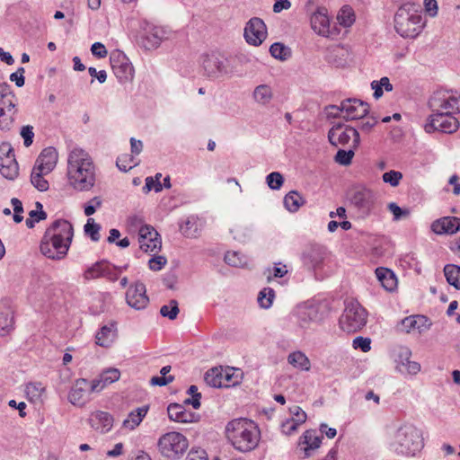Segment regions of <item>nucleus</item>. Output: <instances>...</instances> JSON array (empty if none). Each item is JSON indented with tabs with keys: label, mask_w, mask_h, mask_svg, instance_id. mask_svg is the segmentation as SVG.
Returning a JSON list of instances; mask_svg holds the SVG:
<instances>
[{
	"label": "nucleus",
	"mask_w": 460,
	"mask_h": 460,
	"mask_svg": "<svg viewBox=\"0 0 460 460\" xmlns=\"http://www.w3.org/2000/svg\"><path fill=\"white\" fill-rule=\"evenodd\" d=\"M74 228L66 219H57L46 229L40 244V252L48 259L63 260L69 250Z\"/></svg>",
	"instance_id": "1"
},
{
	"label": "nucleus",
	"mask_w": 460,
	"mask_h": 460,
	"mask_svg": "<svg viewBox=\"0 0 460 460\" xmlns=\"http://www.w3.org/2000/svg\"><path fill=\"white\" fill-rule=\"evenodd\" d=\"M423 447L422 430L411 422L399 424L390 434L388 448L397 456L414 457Z\"/></svg>",
	"instance_id": "2"
},
{
	"label": "nucleus",
	"mask_w": 460,
	"mask_h": 460,
	"mask_svg": "<svg viewBox=\"0 0 460 460\" xmlns=\"http://www.w3.org/2000/svg\"><path fill=\"white\" fill-rule=\"evenodd\" d=\"M70 184L80 191L91 190L95 183V166L90 155L81 148L73 149L67 159Z\"/></svg>",
	"instance_id": "3"
},
{
	"label": "nucleus",
	"mask_w": 460,
	"mask_h": 460,
	"mask_svg": "<svg viewBox=\"0 0 460 460\" xmlns=\"http://www.w3.org/2000/svg\"><path fill=\"white\" fill-rule=\"evenodd\" d=\"M227 439L241 452H250L259 444L261 432L256 424L248 419H235L226 427Z\"/></svg>",
	"instance_id": "4"
},
{
	"label": "nucleus",
	"mask_w": 460,
	"mask_h": 460,
	"mask_svg": "<svg viewBox=\"0 0 460 460\" xmlns=\"http://www.w3.org/2000/svg\"><path fill=\"white\" fill-rule=\"evenodd\" d=\"M422 17L413 4L401 6L394 15V29L402 38H415L422 31Z\"/></svg>",
	"instance_id": "5"
},
{
	"label": "nucleus",
	"mask_w": 460,
	"mask_h": 460,
	"mask_svg": "<svg viewBox=\"0 0 460 460\" xmlns=\"http://www.w3.org/2000/svg\"><path fill=\"white\" fill-rule=\"evenodd\" d=\"M188 447L187 438L176 431L164 434L157 442L160 454L169 459H179L186 452Z\"/></svg>",
	"instance_id": "6"
},
{
	"label": "nucleus",
	"mask_w": 460,
	"mask_h": 460,
	"mask_svg": "<svg viewBox=\"0 0 460 460\" xmlns=\"http://www.w3.org/2000/svg\"><path fill=\"white\" fill-rule=\"evenodd\" d=\"M367 317V311L358 301H348L340 318L341 328L347 332H356L366 325Z\"/></svg>",
	"instance_id": "7"
},
{
	"label": "nucleus",
	"mask_w": 460,
	"mask_h": 460,
	"mask_svg": "<svg viewBox=\"0 0 460 460\" xmlns=\"http://www.w3.org/2000/svg\"><path fill=\"white\" fill-rule=\"evenodd\" d=\"M328 140L335 147L338 146H346L351 141L349 146L358 148L360 144V136L358 131L353 127L338 122L333 124L329 129Z\"/></svg>",
	"instance_id": "8"
},
{
	"label": "nucleus",
	"mask_w": 460,
	"mask_h": 460,
	"mask_svg": "<svg viewBox=\"0 0 460 460\" xmlns=\"http://www.w3.org/2000/svg\"><path fill=\"white\" fill-rule=\"evenodd\" d=\"M350 204L362 217H367L374 208L376 197L374 192L362 185L352 187L348 192Z\"/></svg>",
	"instance_id": "9"
},
{
	"label": "nucleus",
	"mask_w": 460,
	"mask_h": 460,
	"mask_svg": "<svg viewBox=\"0 0 460 460\" xmlns=\"http://www.w3.org/2000/svg\"><path fill=\"white\" fill-rule=\"evenodd\" d=\"M428 104L431 111L455 114L460 112V95L437 91L430 96Z\"/></svg>",
	"instance_id": "10"
},
{
	"label": "nucleus",
	"mask_w": 460,
	"mask_h": 460,
	"mask_svg": "<svg viewBox=\"0 0 460 460\" xmlns=\"http://www.w3.org/2000/svg\"><path fill=\"white\" fill-rule=\"evenodd\" d=\"M459 128V121L454 116L447 112L431 111L429 117V123L425 126L427 132L440 131L442 133L452 134Z\"/></svg>",
	"instance_id": "11"
},
{
	"label": "nucleus",
	"mask_w": 460,
	"mask_h": 460,
	"mask_svg": "<svg viewBox=\"0 0 460 460\" xmlns=\"http://www.w3.org/2000/svg\"><path fill=\"white\" fill-rule=\"evenodd\" d=\"M330 110L337 111H344L346 113L343 118L346 120L359 119L367 116L369 112V105L358 99H347L341 102L340 106L330 105Z\"/></svg>",
	"instance_id": "12"
},
{
	"label": "nucleus",
	"mask_w": 460,
	"mask_h": 460,
	"mask_svg": "<svg viewBox=\"0 0 460 460\" xmlns=\"http://www.w3.org/2000/svg\"><path fill=\"white\" fill-rule=\"evenodd\" d=\"M202 67L209 77L218 78L229 73L228 60L217 54L202 56Z\"/></svg>",
	"instance_id": "13"
},
{
	"label": "nucleus",
	"mask_w": 460,
	"mask_h": 460,
	"mask_svg": "<svg viewBox=\"0 0 460 460\" xmlns=\"http://www.w3.org/2000/svg\"><path fill=\"white\" fill-rule=\"evenodd\" d=\"M138 242L140 249L145 252H158L162 246V240L158 232L150 225H144L138 230Z\"/></svg>",
	"instance_id": "14"
},
{
	"label": "nucleus",
	"mask_w": 460,
	"mask_h": 460,
	"mask_svg": "<svg viewBox=\"0 0 460 460\" xmlns=\"http://www.w3.org/2000/svg\"><path fill=\"white\" fill-rule=\"evenodd\" d=\"M246 41L253 46H260L267 38V28L262 19L251 18L244 28L243 32Z\"/></svg>",
	"instance_id": "15"
},
{
	"label": "nucleus",
	"mask_w": 460,
	"mask_h": 460,
	"mask_svg": "<svg viewBox=\"0 0 460 460\" xmlns=\"http://www.w3.org/2000/svg\"><path fill=\"white\" fill-rule=\"evenodd\" d=\"M90 394L88 380L85 378H78L73 384L67 398L73 405L83 407L88 402Z\"/></svg>",
	"instance_id": "16"
},
{
	"label": "nucleus",
	"mask_w": 460,
	"mask_h": 460,
	"mask_svg": "<svg viewBox=\"0 0 460 460\" xmlns=\"http://www.w3.org/2000/svg\"><path fill=\"white\" fill-rule=\"evenodd\" d=\"M127 304L136 309L141 310L146 308L149 302V298L146 296V286L142 282H136L130 286L126 293Z\"/></svg>",
	"instance_id": "17"
},
{
	"label": "nucleus",
	"mask_w": 460,
	"mask_h": 460,
	"mask_svg": "<svg viewBox=\"0 0 460 460\" xmlns=\"http://www.w3.org/2000/svg\"><path fill=\"white\" fill-rule=\"evenodd\" d=\"M111 64L114 75L124 83L129 81L134 76V67L124 54L119 53L117 57H111Z\"/></svg>",
	"instance_id": "18"
},
{
	"label": "nucleus",
	"mask_w": 460,
	"mask_h": 460,
	"mask_svg": "<svg viewBox=\"0 0 460 460\" xmlns=\"http://www.w3.org/2000/svg\"><path fill=\"white\" fill-rule=\"evenodd\" d=\"M187 404L170 403L167 407L168 417L171 420L180 423L198 422L200 415L197 412L186 410Z\"/></svg>",
	"instance_id": "19"
},
{
	"label": "nucleus",
	"mask_w": 460,
	"mask_h": 460,
	"mask_svg": "<svg viewBox=\"0 0 460 460\" xmlns=\"http://www.w3.org/2000/svg\"><path fill=\"white\" fill-rule=\"evenodd\" d=\"M311 27L317 34L329 37L330 35V20L325 7H318L311 15Z\"/></svg>",
	"instance_id": "20"
},
{
	"label": "nucleus",
	"mask_w": 460,
	"mask_h": 460,
	"mask_svg": "<svg viewBox=\"0 0 460 460\" xmlns=\"http://www.w3.org/2000/svg\"><path fill=\"white\" fill-rule=\"evenodd\" d=\"M325 255V250L321 245H311L307 247L302 255L304 265L308 270H316L321 267Z\"/></svg>",
	"instance_id": "21"
},
{
	"label": "nucleus",
	"mask_w": 460,
	"mask_h": 460,
	"mask_svg": "<svg viewBox=\"0 0 460 460\" xmlns=\"http://www.w3.org/2000/svg\"><path fill=\"white\" fill-rule=\"evenodd\" d=\"M431 229L438 234H453L460 231V218L456 217H445L435 220L431 225Z\"/></svg>",
	"instance_id": "22"
},
{
	"label": "nucleus",
	"mask_w": 460,
	"mask_h": 460,
	"mask_svg": "<svg viewBox=\"0 0 460 460\" xmlns=\"http://www.w3.org/2000/svg\"><path fill=\"white\" fill-rule=\"evenodd\" d=\"M89 423L95 430L106 433L113 426V418L109 412L97 411L91 414Z\"/></svg>",
	"instance_id": "23"
},
{
	"label": "nucleus",
	"mask_w": 460,
	"mask_h": 460,
	"mask_svg": "<svg viewBox=\"0 0 460 460\" xmlns=\"http://www.w3.org/2000/svg\"><path fill=\"white\" fill-rule=\"evenodd\" d=\"M322 443V438L316 435L315 430H306L299 439V446L305 453V458L311 456V451L318 448Z\"/></svg>",
	"instance_id": "24"
},
{
	"label": "nucleus",
	"mask_w": 460,
	"mask_h": 460,
	"mask_svg": "<svg viewBox=\"0 0 460 460\" xmlns=\"http://www.w3.org/2000/svg\"><path fill=\"white\" fill-rule=\"evenodd\" d=\"M165 31L161 27L151 28L142 39V45L146 49H156L166 38Z\"/></svg>",
	"instance_id": "25"
},
{
	"label": "nucleus",
	"mask_w": 460,
	"mask_h": 460,
	"mask_svg": "<svg viewBox=\"0 0 460 460\" xmlns=\"http://www.w3.org/2000/svg\"><path fill=\"white\" fill-rule=\"evenodd\" d=\"M58 160V153L56 148L49 146L43 149L37 160L39 164L37 166L45 169V172H49L53 170Z\"/></svg>",
	"instance_id": "26"
},
{
	"label": "nucleus",
	"mask_w": 460,
	"mask_h": 460,
	"mask_svg": "<svg viewBox=\"0 0 460 460\" xmlns=\"http://www.w3.org/2000/svg\"><path fill=\"white\" fill-rule=\"evenodd\" d=\"M13 312L10 306L4 305L0 308V335L5 336L13 330Z\"/></svg>",
	"instance_id": "27"
},
{
	"label": "nucleus",
	"mask_w": 460,
	"mask_h": 460,
	"mask_svg": "<svg viewBox=\"0 0 460 460\" xmlns=\"http://www.w3.org/2000/svg\"><path fill=\"white\" fill-rule=\"evenodd\" d=\"M0 173L8 180H14L19 174V166L15 157L0 159Z\"/></svg>",
	"instance_id": "28"
},
{
	"label": "nucleus",
	"mask_w": 460,
	"mask_h": 460,
	"mask_svg": "<svg viewBox=\"0 0 460 460\" xmlns=\"http://www.w3.org/2000/svg\"><path fill=\"white\" fill-rule=\"evenodd\" d=\"M116 337V329L113 324L110 326L104 325L101 328V330L96 333V344L108 348L114 341Z\"/></svg>",
	"instance_id": "29"
},
{
	"label": "nucleus",
	"mask_w": 460,
	"mask_h": 460,
	"mask_svg": "<svg viewBox=\"0 0 460 460\" xmlns=\"http://www.w3.org/2000/svg\"><path fill=\"white\" fill-rule=\"evenodd\" d=\"M419 322H421L423 325L427 322H429L428 318L423 315H411L405 317L402 320L400 323V328L402 331L410 332L411 331L418 330L419 332H422L421 326L419 324Z\"/></svg>",
	"instance_id": "30"
},
{
	"label": "nucleus",
	"mask_w": 460,
	"mask_h": 460,
	"mask_svg": "<svg viewBox=\"0 0 460 460\" xmlns=\"http://www.w3.org/2000/svg\"><path fill=\"white\" fill-rule=\"evenodd\" d=\"M376 275L378 281L386 290H393L396 285V278L394 272L387 268H377L376 270Z\"/></svg>",
	"instance_id": "31"
},
{
	"label": "nucleus",
	"mask_w": 460,
	"mask_h": 460,
	"mask_svg": "<svg viewBox=\"0 0 460 460\" xmlns=\"http://www.w3.org/2000/svg\"><path fill=\"white\" fill-rule=\"evenodd\" d=\"M148 407L146 406H143L137 408L135 411H132L131 412H129L128 418L124 420L123 427L129 429H134L141 423L143 418L146 415Z\"/></svg>",
	"instance_id": "32"
},
{
	"label": "nucleus",
	"mask_w": 460,
	"mask_h": 460,
	"mask_svg": "<svg viewBox=\"0 0 460 460\" xmlns=\"http://www.w3.org/2000/svg\"><path fill=\"white\" fill-rule=\"evenodd\" d=\"M305 202V199L296 190L289 191L284 197V206L289 212H296Z\"/></svg>",
	"instance_id": "33"
},
{
	"label": "nucleus",
	"mask_w": 460,
	"mask_h": 460,
	"mask_svg": "<svg viewBox=\"0 0 460 460\" xmlns=\"http://www.w3.org/2000/svg\"><path fill=\"white\" fill-rule=\"evenodd\" d=\"M288 361L290 365L302 370L308 371L311 367V363L306 355L300 351H294L288 357Z\"/></svg>",
	"instance_id": "34"
},
{
	"label": "nucleus",
	"mask_w": 460,
	"mask_h": 460,
	"mask_svg": "<svg viewBox=\"0 0 460 460\" xmlns=\"http://www.w3.org/2000/svg\"><path fill=\"white\" fill-rule=\"evenodd\" d=\"M45 169L34 166L31 174V184L40 191H46L49 189V182L43 178V174H47Z\"/></svg>",
	"instance_id": "35"
},
{
	"label": "nucleus",
	"mask_w": 460,
	"mask_h": 460,
	"mask_svg": "<svg viewBox=\"0 0 460 460\" xmlns=\"http://www.w3.org/2000/svg\"><path fill=\"white\" fill-rule=\"evenodd\" d=\"M444 274L447 283L460 290V266L447 264L444 267Z\"/></svg>",
	"instance_id": "36"
},
{
	"label": "nucleus",
	"mask_w": 460,
	"mask_h": 460,
	"mask_svg": "<svg viewBox=\"0 0 460 460\" xmlns=\"http://www.w3.org/2000/svg\"><path fill=\"white\" fill-rule=\"evenodd\" d=\"M273 97L271 88L267 84H260L253 91V98L261 105L268 104Z\"/></svg>",
	"instance_id": "37"
},
{
	"label": "nucleus",
	"mask_w": 460,
	"mask_h": 460,
	"mask_svg": "<svg viewBox=\"0 0 460 460\" xmlns=\"http://www.w3.org/2000/svg\"><path fill=\"white\" fill-rule=\"evenodd\" d=\"M222 376V367H214L206 372L204 380L208 385L220 388L226 385Z\"/></svg>",
	"instance_id": "38"
},
{
	"label": "nucleus",
	"mask_w": 460,
	"mask_h": 460,
	"mask_svg": "<svg viewBox=\"0 0 460 460\" xmlns=\"http://www.w3.org/2000/svg\"><path fill=\"white\" fill-rule=\"evenodd\" d=\"M337 21L345 28L350 27L355 22L353 9L349 5H344L338 13Z\"/></svg>",
	"instance_id": "39"
},
{
	"label": "nucleus",
	"mask_w": 460,
	"mask_h": 460,
	"mask_svg": "<svg viewBox=\"0 0 460 460\" xmlns=\"http://www.w3.org/2000/svg\"><path fill=\"white\" fill-rule=\"evenodd\" d=\"M270 55L279 60H287L291 56V49L283 43L275 42L270 48Z\"/></svg>",
	"instance_id": "40"
},
{
	"label": "nucleus",
	"mask_w": 460,
	"mask_h": 460,
	"mask_svg": "<svg viewBox=\"0 0 460 460\" xmlns=\"http://www.w3.org/2000/svg\"><path fill=\"white\" fill-rule=\"evenodd\" d=\"M356 149L357 148H353V146H349L348 150L339 149L334 156L335 163L343 166L349 165L355 155Z\"/></svg>",
	"instance_id": "41"
},
{
	"label": "nucleus",
	"mask_w": 460,
	"mask_h": 460,
	"mask_svg": "<svg viewBox=\"0 0 460 460\" xmlns=\"http://www.w3.org/2000/svg\"><path fill=\"white\" fill-rule=\"evenodd\" d=\"M181 233L187 237H197L198 225L197 217L194 216L189 217L183 224L180 226Z\"/></svg>",
	"instance_id": "42"
},
{
	"label": "nucleus",
	"mask_w": 460,
	"mask_h": 460,
	"mask_svg": "<svg viewBox=\"0 0 460 460\" xmlns=\"http://www.w3.org/2000/svg\"><path fill=\"white\" fill-rule=\"evenodd\" d=\"M18 111H7L0 110V129L9 131L13 126L15 115Z\"/></svg>",
	"instance_id": "43"
},
{
	"label": "nucleus",
	"mask_w": 460,
	"mask_h": 460,
	"mask_svg": "<svg viewBox=\"0 0 460 460\" xmlns=\"http://www.w3.org/2000/svg\"><path fill=\"white\" fill-rule=\"evenodd\" d=\"M105 261H100L89 267L84 273V278L86 280H91L98 278H102Z\"/></svg>",
	"instance_id": "44"
},
{
	"label": "nucleus",
	"mask_w": 460,
	"mask_h": 460,
	"mask_svg": "<svg viewBox=\"0 0 460 460\" xmlns=\"http://www.w3.org/2000/svg\"><path fill=\"white\" fill-rule=\"evenodd\" d=\"M178 302L175 299H172L169 305H164L160 308V314L163 317H167L170 320L176 319L179 314Z\"/></svg>",
	"instance_id": "45"
},
{
	"label": "nucleus",
	"mask_w": 460,
	"mask_h": 460,
	"mask_svg": "<svg viewBox=\"0 0 460 460\" xmlns=\"http://www.w3.org/2000/svg\"><path fill=\"white\" fill-rule=\"evenodd\" d=\"M187 394L191 396V398H187L184 400V404H190L193 407V409L198 410L201 406V394L198 392V387L194 385H190L187 390Z\"/></svg>",
	"instance_id": "46"
},
{
	"label": "nucleus",
	"mask_w": 460,
	"mask_h": 460,
	"mask_svg": "<svg viewBox=\"0 0 460 460\" xmlns=\"http://www.w3.org/2000/svg\"><path fill=\"white\" fill-rule=\"evenodd\" d=\"M274 296V290L270 288H265L259 293L258 303L261 307L269 308L272 305Z\"/></svg>",
	"instance_id": "47"
},
{
	"label": "nucleus",
	"mask_w": 460,
	"mask_h": 460,
	"mask_svg": "<svg viewBox=\"0 0 460 460\" xmlns=\"http://www.w3.org/2000/svg\"><path fill=\"white\" fill-rule=\"evenodd\" d=\"M134 162V156L132 155H122L117 158L116 165L121 172H128L136 165L138 164V163H134L133 164H130Z\"/></svg>",
	"instance_id": "48"
},
{
	"label": "nucleus",
	"mask_w": 460,
	"mask_h": 460,
	"mask_svg": "<svg viewBox=\"0 0 460 460\" xmlns=\"http://www.w3.org/2000/svg\"><path fill=\"white\" fill-rule=\"evenodd\" d=\"M100 229L101 226L99 224L94 223V220L93 218H89L87 220V223L84 225L85 234H89L91 239L94 242H97L100 239Z\"/></svg>",
	"instance_id": "49"
},
{
	"label": "nucleus",
	"mask_w": 460,
	"mask_h": 460,
	"mask_svg": "<svg viewBox=\"0 0 460 460\" xmlns=\"http://www.w3.org/2000/svg\"><path fill=\"white\" fill-rule=\"evenodd\" d=\"M266 181L270 189L279 190L284 183V178L280 172H273L266 177Z\"/></svg>",
	"instance_id": "50"
},
{
	"label": "nucleus",
	"mask_w": 460,
	"mask_h": 460,
	"mask_svg": "<svg viewBox=\"0 0 460 460\" xmlns=\"http://www.w3.org/2000/svg\"><path fill=\"white\" fill-rule=\"evenodd\" d=\"M382 179L385 183H389L392 187H396L400 184V181L402 179V173L398 171L391 170L385 172Z\"/></svg>",
	"instance_id": "51"
},
{
	"label": "nucleus",
	"mask_w": 460,
	"mask_h": 460,
	"mask_svg": "<svg viewBox=\"0 0 460 460\" xmlns=\"http://www.w3.org/2000/svg\"><path fill=\"white\" fill-rule=\"evenodd\" d=\"M25 391L31 399H38L45 392V387L41 383H30L26 385Z\"/></svg>",
	"instance_id": "52"
},
{
	"label": "nucleus",
	"mask_w": 460,
	"mask_h": 460,
	"mask_svg": "<svg viewBox=\"0 0 460 460\" xmlns=\"http://www.w3.org/2000/svg\"><path fill=\"white\" fill-rule=\"evenodd\" d=\"M387 208L389 211L394 215V220L406 218L410 216V210L408 208H402L394 202L389 203Z\"/></svg>",
	"instance_id": "53"
},
{
	"label": "nucleus",
	"mask_w": 460,
	"mask_h": 460,
	"mask_svg": "<svg viewBox=\"0 0 460 460\" xmlns=\"http://www.w3.org/2000/svg\"><path fill=\"white\" fill-rule=\"evenodd\" d=\"M234 368L222 369L223 381L226 384L223 387H230L239 383V376L234 375Z\"/></svg>",
	"instance_id": "54"
},
{
	"label": "nucleus",
	"mask_w": 460,
	"mask_h": 460,
	"mask_svg": "<svg viewBox=\"0 0 460 460\" xmlns=\"http://www.w3.org/2000/svg\"><path fill=\"white\" fill-rule=\"evenodd\" d=\"M225 261L234 267H241L244 263L243 258L237 252H227L225 255Z\"/></svg>",
	"instance_id": "55"
},
{
	"label": "nucleus",
	"mask_w": 460,
	"mask_h": 460,
	"mask_svg": "<svg viewBox=\"0 0 460 460\" xmlns=\"http://www.w3.org/2000/svg\"><path fill=\"white\" fill-rule=\"evenodd\" d=\"M398 369L402 373L416 375L420 370V365L418 362L411 360L408 362L401 361Z\"/></svg>",
	"instance_id": "56"
},
{
	"label": "nucleus",
	"mask_w": 460,
	"mask_h": 460,
	"mask_svg": "<svg viewBox=\"0 0 460 460\" xmlns=\"http://www.w3.org/2000/svg\"><path fill=\"white\" fill-rule=\"evenodd\" d=\"M118 270L120 271L121 269L117 268L111 265L109 261H105L102 278H106L107 279L114 282L119 279V273L117 272Z\"/></svg>",
	"instance_id": "57"
},
{
	"label": "nucleus",
	"mask_w": 460,
	"mask_h": 460,
	"mask_svg": "<svg viewBox=\"0 0 460 460\" xmlns=\"http://www.w3.org/2000/svg\"><path fill=\"white\" fill-rule=\"evenodd\" d=\"M101 375L103 376L104 382L108 383L109 385L118 381L120 377L119 370L114 367L103 370Z\"/></svg>",
	"instance_id": "58"
},
{
	"label": "nucleus",
	"mask_w": 460,
	"mask_h": 460,
	"mask_svg": "<svg viewBox=\"0 0 460 460\" xmlns=\"http://www.w3.org/2000/svg\"><path fill=\"white\" fill-rule=\"evenodd\" d=\"M371 340L362 336H358L353 340L352 346L354 349H360L363 352H367L371 349Z\"/></svg>",
	"instance_id": "59"
},
{
	"label": "nucleus",
	"mask_w": 460,
	"mask_h": 460,
	"mask_svg": "<svg viewBox=\"0 0 460 460\" xmlns=\"http://www.w3.org/2000/svg\"><path fill=\"white\" fill-rule=\"evenodd\" d=\"M22 137L23 138V144L26 147H29L32 142L34 137L33 127L27 125L23 126L20 132Z\"/></svg>",
	"instance_id": "60"
},
{
	"label": "nucleus",
	"mask_w": 460,
	"mask_h": 460,
	"mask_svg": "<svg viewBox=\"0 0 460 460\" xmlns=\"http://www.w3.org/2000/svg\"><path fill=\"white\" fill-rule=\"evenodd\" d=\"M109 384L104 382L103 376L100 374L99 376L94 378L90 385V393H100Z\"/></svg>",
	"instance_id": "61"
},
{
	"label": "nucleus",
	"mask_w": 460,
	"mask_h": 460,
	"mask_svg": "<svg viewBox=\"0 0 460 460\" xmlns=\"http://www.w3.org/2000/svg\"><path fill=\"white\" fill-rule=\"evenodd\" d=\"M144 192L147 193L152 190H155V192H159L163 190V185L160 181H155L153 177L146 178V184L143 187Z\"/></svg>",
	"instance_id": "62"
},
{
	"label": "nucleus",
	"mask_w": 460,
	"mask_h": 460,
	"mask_svg": "<svg viewBox=\"0 0 460 460\" xmlns=\"http://www.w3.org/2000/svg\"><path fill=\"white\" fill-rule=\"evenodd\" d=\"M186 460H208L207 452L200 448H191L188 453Z\"/></svg>",
	"instance_id": "63"
},
{
	"label": "nucleus",
	"mask_w": 460,
	"mask_h": 460,
	"mask_svg": "<svg viewBox=\"0 0 460 460\" xmlns=\"http://www.w3.org/2000/svg\"><path fill=\"white\" fill-rule=\"evenodd\" d=\"M167 262L164 256L153 257L148 261V266L152 270H160Z\"/></svg>",
	"instance_id": "64"
}]
</instances>
